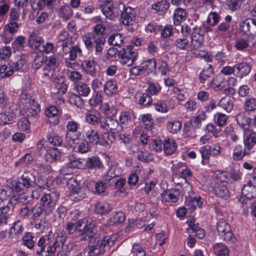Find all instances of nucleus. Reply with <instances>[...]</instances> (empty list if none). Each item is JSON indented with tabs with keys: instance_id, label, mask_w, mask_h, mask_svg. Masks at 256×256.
I'll return each instance as SVG.
<instances>
[{
	"instance_id": "obj_1",
	"label": "nucleus",
	"mask_w": 256,
	"mask_h": 256,
	"mask_svg": "<svg viewBox=\"0 0 256 256\" xmlns=\"http://www.w3.org/2000/svg\"><path fill=\"white\" fill-rule=\"evenodd\" d=\"M98 232L94 222H88L86 219H82L76 238L80 242H88L98 235Z\"/></svg>"
},
{
	"instance_id": "obj_2",
	"label": "nucleus",
	"mask_w": 256,
	"mask_h": 256,
	"mask_svg": "<svg viewBox=\"0 0 256 256\" xmlns=\"http://www.w3.org/2000/svg\"><path fill=\"white\" fill-rule=\"evenodd\" d=\"M52 241L50 238V234L48 236H42L35 244L34 251L37 256H50L55 254L52 246Z\"/></svg>"
},
{
	"instance_id": "obj_3",
	"label": "nucleus",
	"mask_w": 256,
	"mask_h": 256,
	"mask_svg": "<svg viewBox=\"0 0 256 256\" xmlns=\"http://www.w3.org/2000/svg\"><path fill=\"white\" fill-rule=\"evenodd\" d=\"M60 196V193L57 190L50 191L49 192L46 193L42 196L40 202L46 215L54 210Z\"/></svg>"
},
{
	"instance_id": "obj_4",
	"label": "nucleus",
	"mask_w": 256,
	"mask_h": 256,
	"mask_svg": "<svg viewBox=\"0 0 256 256\" xmlns=\"http://www.w3.org/2000/svg\"><path fill=\"white\" fill-rule=\"evenodd\" d=\"M120 64L128 66H132L138 57V52L134 50L133 45H128L118 52Z\"/></svg>"
},
{
	"instance_id": "obj_5",
	"label": "nucleus",
	"mask_w": 256,
	"mask_h": 256,
	"mask_svg": "<svg viewBox=\"0 0 256 256\" xmlns=\"http://www.w3.org/2000/svg\"><path fill=\"white\" fill-rule=\"evenodd\" d=\"M218 236L224 241L232 244L235 241V238L232 232L230 225L224 220H220L217 224Z\"/></svg>"
},
{
	"instance_id": "obj_6",
	"label": "nucleus",
	"mask_w": 256,
	"mask_h": 256,
	"mask_svg": "<svg viewBox=\"0 0 256 256\" xmlns=\"http://www.w3.org/2000/svg\"><path fill=\"white\" fill-rule=\"evenodd\" d=\"M87 248L89 250L88 256H98L104 252L107 248L102 240L97 235L88 242L86 249Z\"/></svg>"
},
{
	"instance_id": "obj_7",
	"label": "nucleus",
	"mask_w": 256,
	"mask_h": 256,
	"mask_svg": "<svg viewBox=\"0 0 256 256\" xmlns=\"http://www.w3.org/2000/svg\"><path fill=\"white\" fill-rule=\"evenodd\" d=\"M243 143L244 154H250L254 152L252 150L256 144V133L250 128L244 130Z\"/></svg>"
},
{
	"instance_id": "obj_8",
	"label": "nucleus",
	"mask_w": 256,
	"mask_h": 256,
	"mask_svg": "<svg viewBox=\"0 0 256 256\" xmlns=\"http://www.w3.org/2000/svg\"><path fill=\"white\" fill-rule=\"evenodd\" d=\"M80 132L73 136H70L69 139L72 141V146L74 150L80 153H86L89 150L88 143L84 138L80 137Z\"/></svg>"
},
{
	"instance_id": "obj_9",
	"label": "nucleus",
	"mask_w": 256,
	"mask_h": 256,
	"mask_svg": "<svg viewBox=\"0 0 256 256\" xmlns=\"http://www.w3.org/2000/svg\"><path fill=\"white\" fill-rule=\"evenodd\" d=\"M181 190L178 188H172L164 190L161 194L162 201L174 203L178 201Z\"/></svg>"
},
{
	"instance_id": "obj_10",
	"label": "nucleus",
	"mask_w": 256,
	"mask_h": 256,
	"mask_svg": "<svg viewBox=\"0 0 256 256\" xmlns=\"http://www.w3.org/2000/svg\"><path fill=\"white\" fill-rule=\"evenodd\" d=\"M190 46L192 50H197L201 47L204 42V36L200 34V30L196 27L193 28Z\"/></svg>"
},
{
	"instance_id": "obj_11",
	"label": "nucleus",
	"mask_w": 256,
	"mask_h": 256,
	"mask_svg": "<svg viewBox=\"0 0 256 256\" xmlns=\"http://www.w3.org/2000/svg\"><path fill=\"white\" fill-rule=\"evenodd\" d=\"M135 18L134 10L130 6L124 8L121 14L122 22L126 26L132 24Z\"/></svg>"
},
{
	"instance_id": "obj_12",
	"label": "nucleus",
	"mask_w": 256,
	"mask_h": 256,
	"mask_svg": "<svg viewBox=\"0 0 256 256\" xmlns=\"http://www.w3.org/2000/svg\"><path fill=\"white\" fill-rule=\"evenodd\" d=\"M212 188L213 193L217 196L224 198H226L228 197V190L226 186L222 182H214Z\"/></svg>"
},
{
	"instance_id": "obj_13",
	"label": "nucleus",
	"mask_w": 256,
	"mask_h": 256,
	"mask_svg": "<svg viewBox=\"0 0 256 256\" xmlns=\"http://www.w3.org/2000/svg\"><path fill=\"white\" fill-rule=\"evenodd\" d=\"M81 68L83 72L92 77L96 76V62L92 60H85L82 62Z\"/></svg>"
},
{
	"instance_id": "obj_14",
	"label": "nucleus",
	"mask_w": 256,
	"mask_h": 256,
	"mask_svg": "<svg viewBox=\"0 0 256 256\" xmlns=\"http://www.w3.org/2000/svg\"><path fill=\"white\" fill-rule=\"evenodd\" d=\"M26 188H34L36 185L40 186L36 182V176L30 171H25L20 179Z\"/></svg>"
},
{
	"instance_id": "obj_15",
	"label": "nucleus",
	"mask_w": 256,
	"mask_h": 256,
	"mask_svg": "<svg viewBox=\"0 0 256 256\" xmlns=\"http://www.w3.org/2000/svg\"><path fill=\"white\" fill-rule=\"evenodd\" d=\"M236 70V76L242 78L247 76L251 70L252 65L246 62H242L234 65Z\"/></svg>"
},
{
	"instance_id": "obj_16",
	"label": "nucleus",
	"mask_w": 256,
	"mask_h": 256,
	"mask_svg": "<svg viewBox=\"0 0 256 256\" xmlns=\"http://www.w3.org/2000/svg\"><path fill=\"white\" fill-rule=\"evenodd\" d=\"M156 60L154 58L142 62L141 64L144 74L155 75L156 72Z\"/></svg>"
},
{
	"instance_id": "obj_17",
	"label": "nucleus",
	"mask_w": 256,
	"mask_h": 256,
	"mask_svg": "<svg viewBox=\"0 0 256 256\" xmlns=\"http://www.w3.org/2000/svg\"><path fill=\"white\" fill-rule=\"evenodd\" d=\"M183 166V164L182 163H178L176 166L174 165L172 167V170L174 171L175 172H180L182 176L180 177V179L182 181L184 182L185 184L188 186H185L184 187H188V188L191 190V186L190 185L189 182L186 180V176H188L189 177H190L192 172L190 169L189 168H184L180 170V168Z\"/></svg>"
},
{
	"instance_id": "obj_18",
	"label": "nucleus",
	"mask_w": 256,
	"mask_h": 256,
	"mask_svg": "<svg viewBox=\"0 0 256 256\" xmlns=\"http://www.w3.org/2000/svg\"><path fill=\"white\" fill-rule=\"evenodd\" d=\"M115 170L116 168H110L108 172L103 176L102 180L101 181L107 187L114 186L117 178H118V175L116 174Z\"/></svg>"
},
{
	"instance_id": "obj_19",
	"label": "nucleus",
	"mask_w": 256,
	"mask_h": 256,
	"mask_svg": "<svg viewBox=\"0 0 256 256\" xmlns=\"http://www.w3.org/2000/svg\"><path fill=\"white\" fill-rule=\"evenodd\" d=\"M8 68L10 72L8 75H12L15 71H25L28 68L26 60L20 58L16 62L10 64Z\"/></svg>"
},
{
	"instance_id": "obj_20",
	"label": "nucleus",
	"mask_w": 256,
	"mask_h": 256,
	"mask_svg": "<svg viewBox=\"0 0 256 256\" xmlns=\"http://www.w3.org/2000/svg\"><path fill=\"white\" fill-rule=\"evenodd\" d=\"M242 194L248 199L254 198H256V186L250 180L247 184L243 186Z\"/></svg>"
},
{
	"instance_id": "obj_21",
	"label": "nucleus",
	"mask_w": 256,
	"mask_h": 256,
	"mask_svg": "<svg viewBox=\"0 0 256 256\" xmlns=\"http://www.w3.org/2000/svg\"><path fill=\"white\" fill-rule=\"evenodd\" d=\"M85 168L88 169H102L104 166L100 160V158L98 156H92L88 158L85 160Z\"/></svg>"
},
{
	"instance_id": "obj_22",
	"label": "nucleus",
	"mask_w": 256,
	"mask_h": 256,
	"mask_svg": "<svg viewBox=\"0 0 256 256\" xmlns=\"http://www.w3.org/2000/svg\"><path fill=\"white\" fill-rule=\"evenodd\" d=\"M177 144L176 142L170 138H166L163 142V150L167 156L172 154L176 151Z\"/></svg>"
},
{
	"instance_id": "obj_23",
	"label": "nucleus",
	"mask_w": 256,
	"mask_h": 256,
	"mask_svg": "<svg viewBox=\"0 0 256 256\" xmlns=\"http://www.w3.org/2000/svg\"><path fill=\"white\" fill-rule=\"evenodd\" d=\"M35 234L30 232H26L22 238V244L30 250H34L36 241L34 240Z\"/></svg>"
},
{
	"instance_id": "obj_24",
	"label": "nucleus",
	"mask_w": 256,
	"mask_h": 256,
	"mask_svg": "<svg viewBox=\"0 0 256 256\" xmlns=\"http://www.w3.org/2000/svg\"><path fill=\"white\" fill-rule=\"evenodd\" d=\"M170 7V3L166 0H161L152 4V8L156 10L158 15H164Z\"/></svg>"
},
{
	"instance_id": "obj_25",
	"label": "nucleus",
	"mask_w": 256,
	"mask_h": 256,
	"mask_svg": "<svg viewBox=\"0 0 256 256\" xmlns=\"http://www.w3.org/2000/svg\"><path fill=\"white\" fill-rule=\"evenodd\" d=\"M12 208L8 205L0 207V226L7 224L8 219L12 214Z\"/></svg>"
},
{
	"instance_id": "obj_26",
	"label": "nucleus",
	"mask_w": 256,
	"mask_h": 256,
	"mask_svg": "<svg viewBox=\"0 0 256 256\" xmlns=\"http://www.w3.org/2000/svg\"><path fill=\"white\" fill-rule=\"evenodd\" d=\"M46 160L48 162H52L60 158L61 152L57 148H50L46 150Z\"/></svg>"
},
{
	"instance_id": "obj_27",
	"label": "nucleus",
	"mask_w": 256,
	"mask_h": 256,
	"mask_svg": "<svg viewBox=\"0 0 256 256\" xmlns=\"http://www.w3.org/2000/svg\"><path fill=\"white\" fill-rule=\"evenodd\" d=\"M27 110L26 112V116L28 118H38L40 112V105L37 103L32 104L28 106H25Z\"/></svg>"
},
{
	"instance_id": "obj_28",
	"label": "nucleus",
	"mask_w": 256,
	"mask_h": 256,
	"mask_svg": "<svg viewBox=\"0 0 256 256\" xmlns=\"http://www.w3.org/2000/svg\"><path fill=\"white\" fill-rule=\"evenodd\" d=\"M112 206L108 202H98L95 206V212L100 215L108 214L112 210Z\"/></svg>"
},
{
	"instance_id": "obj_29",
	"label": "nucleus",
	"mask_w": 256,
	"mask_h": 256,
	"mask_svg": "<svg viewBox=\"0 0 256 256\" xmlns=\"http://www.w3.org/2000/svg\"><path fill=\"white\" fill-rule=\"evenodd\" d=\"M27 200V196L24 194L15 195L10 198L9 200V204L12 210L14 207L16 205L20 206L22 204H26Z\"/></svg>"
},
{
	"instance_id": "obj_30",
	"label": "nucleus",
	"mask_w": 256,
	"mask_h": 256,
	"mask_svg": "<svg viewBox=\"0 0 256 256\" xmlns=\"http://www.w3.org/2000/svg\"><path fill=\"white\" fill-rule=\"evenodd\" d=\"M214 253L218 256H228L229 250L224 244L220 242L214 244L213 246Z\"/></svg>"
},
{
	"instance_id": "obj_31",
	"label": "nucleus",
	"mask_w": 256,
	"mask_h": 256,
	"mask_svg": "<svg viewBox=\"0 0 256 256\" xmlns=\"http://www.w3.org/2000/svg\"><path fill=\"white\" fill-rule=\"evenodd\" d=\"M92 40L95 44L96 52L97 54H101L103 50V46L106 42V38L103 36L92 35Z\"/></svg>"
},
{
	"instance_id": "obj_32",
	"label": "nucleus",
	"mask_w": 256,
	"mask_h": 256,
	"mask_svg": "<svg viewBox=\"0 0 256 256\" xmlns=\"http://www.w3.org/2000/svg\"><path fill=\"white\" fill-rule=\"evenodd\" d=\"M186 12L185 10L182 8H176L173 16L174 24L175 26H178L181 22L186 20Z\"/></svg>"
},
{
	"instance_id": "obj_33",
	"label": "nucleus",
	"mask_w": 256,
	"mask_h": 256,
	"mask_svg": "<svg viewBox=\"0 0 256 256\" xmlns=\"http://www.w3.org/2000/svg\"><path fill=\"white\" fill-rule=\"evenodd\" d=\"M66 236L65 232L64 230H59L57 234V236L56 237L54 241H52V246L54 248V250L56 252L57 248L60 246V244L62 246L64 245V244L66 240Z\"/></svg>"
},
{
	"instance_id": "obj_34",
	"label": "nucleus",
	"mask_w": 256,
	"mask_h": 256,
	"mask_svg": "<svg viewBox=\"0 0 256 256\" xmlns=\"http://www.w3.org/2000/svg\"><path fill=\"white\" fill-rule=\"evenodd\" d=\"M115 139L116 137L112 133L104 132L100 137L99 144L103 146H110Z\"/></svg>"
},
{
	"instance_id": "obj_35",
	"label": "nucleus",
	"mask_w": 256,
	"mask_h": 256,
	"mask_svg": "<svg viewBox=\"0 0 256 256\" xmlns=\"http://www.w3.org/2000/svg\"><path fill=\"white\" fill-rule=\"evenodd\" d=\"M234 98L226 96L222 98L218 104V106H220L226 112H230L233 108Z\"/></svg>"
},
{
	"instance_id": "obj_36",
	"label": "nucleus",
	"mask_w": 256,
	"mask_h": 256,
	"mask_svg": "<svg viewBox=\"0 0 256 256\" xmlns=\"http://www.w3.org/2000/svg\"><path fill=\"white\" fill-rule=\"evenodd\" d=\"M213 74V70L212 66L210 64H207V66L204 67L202 71L200 73L199 76V80L201 83H204L208 78Z\"/></svg>"
},
{
	"instance_id": "obj_37",
	"label": "nucleus",
	"mask_w": 256,
	"mask_h": 256,
	"mask_svg": "<svg viewBox=\"0 0 256 256\" xmlns=\"http://www.w3.org/2000/svg\"><path fill=\"white\" fill-rule=\"evenodd\" d=\"M126 219L124 214L122 212H114L108 220L110 225L123 222Z\"/></svg>"
},
{
	"instance_id": "obj_38",
	"label": "nucleus",
	"mask_w": 256,
	"mask_h": 256,
	"mask_svg": "<svg viewBox=\"0 0 256 256\" xmlns=\"http://www.w3.org/2000/svg\"><path fill=\"white\" fill-rule=\"evenodd\" d=\"M104 90L108 96H112L118 92L116 82L112 80L106 82L104 86Z\"/></svg>"
},
{
	"instance_id": "obj_39",
	"label": "nucleus",
	"mask_w": 256,
	"mask_h": 256,
	"mask_svg": "<svg viewBox=\"0 0 256 256\" xmlns=\"http://www.w3.org/2000/svg\"><path fill=\"white\" fill-rule=\"evenodd\" d=\"M124 41V38L121 34L116 32L112 34L108 39V42L110 45L114 46H120Z\"/></svg>"
},
{
	"instance_id": "obj_40",
	"label": "nucleus",
	"mask_w": 256,
	"mask_h": 256,
	"mask_svg": "<svg viewBox=\"0 0 256 256\" xmlns=\"http://www.w3.org/2000/svg\"><path fill=\"white\" fill-rule=\"evenodd\" d=\"M116 8H114L112 4L110 6L104 4L102 6V10L106 18L113 20L115 18V12Z\"/></svg>"
},
{
	"instance_id": "obj_41",
	"label": "nucleus",
	"mask_w": 256,
	"mask_h": 256,
	"mask_svg": "<svg viewBox=\"0 0 256 256\" xmlns=\"http://www.w3.org/2000/svg\"><path fill=\"white\" fill-rule=\"evenodd\" d=\"M193 119L184 122V134L186 136H194L195 135V128L192 126Z\"/></svg>"
},
{
	"instance_id": "obj_42",
	"label": "nucleus",
	"mask_w": 256,
	"mask_h": 256,
	"mask_svg": "<svg viewBox=\"0 0 256 256\" xmlns=\"http://www.w3.org/2000/svg\"><path fill=\"white\" fill-rule=\"evenodd\" d=\"M86 138L88 140L90 144H96L99 143L100 136L98 132L94 130H89L85 133Z\"/></svg>"
},
{
	"instance_id": "obj_43",
	"label": "nucleus",
	"mask_w": 256,
	"mask_h": 256,
	"mask_svg": "<svg viewBox=\"0 0 256 256\" xmlns=\"http://www.w3.org/2000/svg\"><path fill=\"white\" fill-rule=\"evenodd\" d=\"M148 86L146 92L150 95L157 96L161 91L162 88L159 84L157 82H149L148 83Z\"/></svg>"
},
{
	"instance_id": "obj_44",
	"label": "nucleus",
	"mask_w": 256,
	"mask_h": 256,
	"mask_svg": "<svg viewBox=\"0 0 256 256\" xmlns=\"http://www.w3.org/2000/svg\"><path fill=\"white\" fill-rule=\"evenodd\" d=\"M139 119L140 120L144 126L145 128L150 130L153 128L154 122L151 114H142L140 116Z\"/></svg>"
},
{
	"instance_id": "obj_45",
	"label": "nucleus",
	"mask_w": 256,
	"mask_h": 256,
	"mask_svg": "<svg viewBox=\"0 0 256 256\" xmlns=\"http://www.w3.org/2000/svg\"><path fill=\"white\" fill-rule=\"evenodd\" d=\"M58 15L64 20L66 21L72 16V12L69 6L60 7L58 11Z\"/></svg>"
},
{
	"instance_id": "obj_46",
	"label": "nucleus",
	"mask_w": 256,
	"mask_h": 256,
	"mask_svg": "<svg viewBox=\"0 0 256 256\" xmlns=\"http://www.w3.org/2000/svg\"><path fill=\"white\" fill-rule=\"evenodd\" d=\"M156 71L158 70L162 76H166L170 71L168 65L166 62L158 59L156 60Z\"/></svg>"
},
{
	"instance_id": "obj_47",
	"label": "nucleus",
	"mask_w": 256,
	"mask_h": 256,
	"mask_svg": "<svg viewBox=\"0 0 256 256\" xmlns=\"http://www.w3.org/2000/svg\"><path fill=\"white\" fill-rule=\"evenodd\" d=\"M81 221L82 219L80 220L76 223H74L72 222H68L66 226V229L67 230L68 234L72 235L74 234V232H76L75 236L76 237L78 229L80 228Z\"/></svg>"
},
{
	"instance_id": "obj_48",
	"label": "nucleus",
	"mask_w": 256,
	"mask_h": 256,
	"mask_svg": "<svg viewBox=\"0 0 256 256\" xmlns=\"http://www.w3.org/2000/svg\"><path fill=\"white\" fill-rule=\"evenodd\" d=\"M236 121L240 126L246 130V128H249L252 120L243 114H239L236 116Z\"/></svg>"
},
{
	"instance_id": "obj_49",
	"label": "nucleus",
	"mask_w": 256,
	"mask_h": 256,
	"mask_svg": "<svg viewBox=\"0 0 256 256\" xmlns=\"http://www.w3.org/2000/svg\"><path fill=\"white\" fill-rule=\"evenodd\" d=\"M200 152L202 158V164L203 165H206L208 163L210 156H211V153L208 149V146H206L200 148Z\"/></svg>"
},
{
	"instance_id": "obj_50",
	"label": "nucleus",
	"mask_w": 256,
	"mask_h": 256,
	"mask_svg": "<svg viewBox=\"0 0 256 256\" xmlns=\"http://www.w3.org/2000/svg\"><path fill=\"white\" fill-rule=\"evenodd\" d=\"M174 45L180 50H186L190 46L188 40L186 38H178L174 42Z\"/></svg>"
},
{
	"instance_id": "obj_51",
	"label": "nucleus",
	"mask_w": 256,
	"mask_h": 256,
	"mask_svg": "<svg viewBox=\"0 0 256 256\" xmlns=\"http://www.w3.org/2000/svg\"><path fill=\"white\" fill-rule=\"evenodd\" d=\"M85 163V160L84 159H78L74 157H72L70 158V162L68 164V166L73 168H85L84 164L83 163Z\"/></svg>"
},
{
	"instance_id": "obj_52",
	"label": "nucleus",
	"mask_w": 256,
	"mask_h": 256,
	"mask_svg": "<svg viewBox=\"0 0 256 256\" xmlns=\"http://www.w3.org/2000/svg\"><path fill=\"white\" fill-rule=\"evenodd\" d=\"M166 128L169 132L172 134H176L180 130L182 123L176 120L171 121L167 124Z\"/></svg>"
},
{
	"instance_id": "obj_53",
	"label": "nucleus",
	"mask_w": 256,
	"mask_h": 256,
	"mask_svg": "<svg viewBox=\"0 0 256 256\" xmlns=\"http://www.w3.org/2000/svg\"><path fill=\"white\" fill-rule=\"evenodd\" d=\"M107 122V131L116 130L119 132L122 130V126L119 124L118 122L110 117H108Z\"/></svg>"
},
{
	"instance_id": "obj_54",
	"label": "nucleus",
	"mask_w": 256,
	"mask_h": 256,
	"mask_svg": "<svg viewBox=\"0 0 256 256\" xmlns=\"http://www.w3.org/2000/svg\"><path fill=\"white\" fill-rule=\"evenodd\" d=\"M223 80L224 78L222 76H214L212 80L208 82V85L209 86H212L217 90H221L223 88V86H222Z\"/></svg>"
},
{
	"instance_id": "obj_55",
	"label": "nucleus",
	"mask_w": 256,
	"mask_h": 256,
	"mask_svg": "<svg viewBox=\"0 0 256 256\" xmlns=\"http://www.w3.org/2000/svg\"><path fill=\"white\" fill-rule=\"evenodd\" d=\"M244 109L247 112L254 111L256 110V98H250L246 100L244 104Z\"/></svg>"
},
{
	"instance_id": "obj_56",
	"label": "nucleus",
	"mask_w": 256,
	"mask_h": 256,
	"mask_svg": "<svg viewBox=\"0 0 256 256\" xmlns=\"http://www.w3.org/2000/svg\"><path fill=\"white\" fill-rule=\"evenodd\" d=\"M80 96L74 94H71L68 99L70 103L78 108L82 107L84 106V100Z\"/></svg>"
},
{
	"instance_id": "obj_57",
	"label": "nucleus",
	"mask_w": 256,
	"mask_h": 256,
	"mask_svg": "<svg viewBox=\"0 0 256 256\" xmlns=\"http://www.w3.org/2000/svg\"><path fill=\"white\" fill-rule=\"evenodd\" d=\"M76 88L78 94L84 96H88L90 92V86L86 84H78Z\"/></svg>"
},
{
	"instance_id": "obj_58",
	"label": "nucleus",
	"mask_w": 256,
	"mask_h": 256,
	"mask_svg": "<svg viewBox=\"0 0 256 256\" xmlns=\"http://www.w3.org/2000/svg\"><path fill=\"white\" fill-rule=\"evenodd\" d=\"M21 103L24 106H28L36 102L34 99H32L30 95L28 92H23L21 94Z\"/></svg>"
},
{
	"instance_id": "obj_59",
	"label": "nucleus",
	"mask_w": 256,
	"mask_h": 256,
	"mask_svg": "<svg viewBox=\"0 0 256 256\" xmlns=\"http://www.w3.org/2000/svg\"><path fill=\"white\" fill-rule=\"evenodd\" d=\"M160 32V36L163 38H168L173 35V28L172 25H166L164 28L161 26V28L158 31Z\"/></svg>"
},
{
	"instance_id": "obj_60",
	"label": "nucleus",
	"mask_w": 256,
	"mask_h": 256,
	"mask_svg": "<svg viewBox=\"0 0 256 256\" xmlns=\"http://www.w3.org/2000/svg\"><path fill=\"white\" fill-rule=\"evenodd\" d=\"M20 24L16 22L9 21L8 23L4 26V30L9 32L10 34H14L16 33L20 28Z\"/></svg>"
},
{
	"instance_id": "obj_61",
	"label": "nucleus",
	"mask_w": 256,
	"mask_h": 256,
	"mask_svg": "<svg viewBox=\"0 0 256 256\" xmlns=\"http://www.w3.org/2000/svg\"><path fill=\"white\" fill-rule=\"evenodd\" d=\"M137 158L139 160L146 162L153 160L152 156L146 151L138 152Z\"/></svg>"
},
{
	"instance_id": "obj_62",
	"label": "nucleus",
	"mask_w": 256,
	"mask_h": 256,
	"mask_svg": "<svg viewBox=\"0 0 256 256\" xmlns=\"http://www.w3.org/2000/svg\"><path fill=\"white\" fill-rule=\"evenodd\" d=\"M89 104L90 106L92 108H96L98 105L102 104V98L101 96L98 94V92H96L95 94H94L88 101Z\"/></svg>"
},
{
	"instance_id": "obj_63",
	"label": "nucleus",
	"mask_w": 256,
	"mask_h": 256,
	"mask_svg": "<svg viewBox=\"0 0 256 256\" xmlns=\"http://www.w3.org/2000/svg\"><path fill=\"white\" fill-rule=\"evenodd\" d=\"M48 57L42 54H37L34 60L33 66L35 69L39 68L44 62H46Z\"/></svg>"
},
{
	"instance_id": "obj_64",
	"label": "nucleus",
	"mask_w": 256,
	"mask_h": 256,
	"mask_svg": "<svg viewBox=\"0 0 256 256\" xmlns=\"http://www.w3.org/2000/svg\"><path fill=\"white\" fill-rule=\"evenodd\" d=\"M132 252L134 256H146V252L142 246L134 244L132 248Z\"/></svg>"
}]
</instances>
